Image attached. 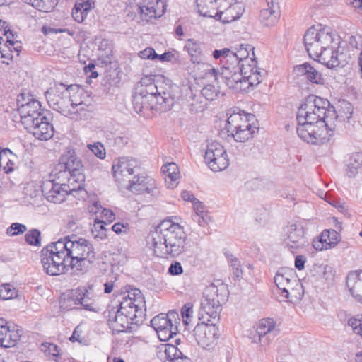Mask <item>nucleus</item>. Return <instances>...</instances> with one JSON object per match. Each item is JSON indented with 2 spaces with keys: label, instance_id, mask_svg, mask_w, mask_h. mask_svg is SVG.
I'll use <instances>...</instances> for the list:
<instances>
[{
  "label": "nucleus",
  "instance_id": "nucleus-1",
  "mask_svg": "<svg viewBox=\"0 0 362 362\" xmlns=\"http://www.w3.org/2000/svg\"><path fill=\"white\" fill-rule=\"evenodd\" d=\"M347 112L344 115H336L334 107L327 99L309 95L298 108L296 119L297 134L307 143L320 145L329 141L334 129V120L349 122L352 117V108L345 104Z\"/></svg>",
  "mask_w": 362,
  "mask_h": 362
},
{
  "label": "nucleus",
  "instance_id": "nucleus-2",
  "mask_svg": "<svg viewBox=\"0 0 362 362\" xmlns=\"http://www.w3.org/2000/svg\"><path fill=\"white\" fill-rule=\"evenodd\" d=\"M228 291L224 284L207 286L203 294L199 313L198 323L194 329V336L198 344L204 349H213L220 337L215 322L219 318L222 304L227 300Z\"/></svg>",
  "mask_w": 362,
  "mask_h": 362
},
{
  "label": "nucleus",
  "instance_id": "nucleus-3",
  "mask_svg": "<svg viewBox=\"0 0 362 362\" xmlns=\"http://www.w3.org/2000/svg\"><path fill=\"white\" fill-rule=\"evenodd\" d=\"M304 45L309 56L328 68L344 66L349 57L339 50V42L329 27L313 26L304 35Z\"/></svg>",
  "mask_w": 362,
  "mask_h": 362
},
{
  "label": "nucleus",
  "instance_id": "nucleus-4",
  "mask_svg": "<svg viewBox=\"0 0 362 362\" xmlns=\"http://www.w3.org/2000/svg\"><path fill=\"white\" fill-rule=\"evenodd\" d=\"M156 256L177 257L186 247L187 236L183 228L170 219H165L155 227L149 237Z\"/></svg>",
  "mask_w": 362,
  "mask_h": 362
},
{
  "label": "nucleus",
  "instance_id": "nucleus-5",
  "mask_svg": "<svg viewBox=\"0 0 362 362\" xmlns=\"http://www.w3.org/2000/svg\"><path fill=\"white\" fill-rule=\"evenodd\" d=\"M59 250H64L69 258L71 269L82 272L95 259V248L92 243L76 235L67 236L58 240Z\"/></svg>",
  "mask_w": 362,
  "mask_h": 362
},
{
  "label": "nucleus",
  "instance_id": "nucleus-6",
  "mask_svg": "<svg viewBox=\"0 0 362 362\" xmlns=\"http://www.w3.org/2000/svg\"><path fill=\"white\" fill-rule=\"evenodd\" d=\"M142 92H146L156 105L160 106L162 111L170 110L180 96L179 87L171 81L161 82L158 84L150 83L147 86H137Z\"/></svg>",
  "mask_w": 362,
  "mask_h": 362
},
{
  "label": "nucleus",
  "instance_id": "nucleus-7",
  "mask_svg": "<svg viewBox=\"0 0 362 362\" xmlns=\"http://www.w3.org/2000/svg\"><path fill=\"white\" fill-rule=\"evenodd\" d=\"M41 264L43 270L49 276L64 274L71 269L66 251L59 249L58 241L42 250Z\"/></svg>",
  "mask_w": 362,
  "mask_h": 362
},
{
  "label": "nucleus",
  "instance_id": "nucleus-8",
  "mask_svg": "<svg viewBox=\"0 0 362 362\" xmlns=\"http://www.w3.org/2000/svg\"><path fill=\"white\" fill-rule=\"evenodd\" d=\"M252 117V115H242L239 112H233L228 117L226 129L236 141L245 142L257 132V128L250 123Z\"/></svg>",
  "mask_w": 362,
  "mask_h": 362
},
{
  "label": "nucleus",
  "instance_id": "nucleus-9",
  "mask_svg": "<svg viewBox=\"0 0 362 362\" xmlns=\"http://www.w3.org/2000/svg\"><path fill=\"white\" fill-rule=\"evenodd\" d=\"M166 0H144L142 5L132 7L127 16L136 22H148L151 18L161 17L166 10Z\"/></svg>",
  "mask_w": 362,
  "mask_h": 362
},
{
  "label": "nucleus",
  "instance_id": "nucleus-10",
  "mask_svg": "<svg viewBox=\"0 0 362 362\" xmlns=\"http://www.w3.org/2000/svg\"><path fill=\"white\" fill-rule=\"evenodd\" d=\"M122 301L119 303V310H122L124 303L128 304L125 308L127 312L131 314L124 315L132 321V324L139 325L142 323V308L145 307L144 298L139 289H132L124 294Z\"/></svg>",
  "mask_w": 362,
  "mask_h": 362
},
{
  "label": "nucleus",
  "instance_id": "nucleus-11",
  "mask_svg": "<svg viewBox=\"0 0 362 362\" xmlns=\"http://www.w3.org/2000/svg\"><path fill=\"white\" fill-rule=\"evenodd\" d=\"M49 105L54 110L67 117L70 115V103L74 100L69 96L67 88L62 83L59 86L50 88L45 92Z\"/></svg>",
  "mask_w": 362,
  "mask_h": 362
},
{
  "label": "nucleus",
  "instance_id": "nucleus-12",
  "mask_svg": "<svg viewBox=\"0 0 362 362\" xmlns=\"http://www.w3.org/2000/svg\"><path fill=\"white\" fill-rule=\"evenodd\" d=\"M204 160L209 168L214 172L222 171L229 165L226 151L217 141H212L207 144Z\"/></svg>",
  "mask_w": 362,
  "mask_h": 362
},
{
  "label": "nucleus",
  "instance_id": "nucleus-13",
  "mask_svg": "<svg viewBox=\"0 0 362 362\" xmlns=\"http://www.w3.org/2000/svg\"><path fill=\"white\" fill-rule=\"evenodd\" d=\"M70 173L66 167L59 163L54 166L50 174L52 179L44 181L42 185V192L48 201L50 202L51 197L55 196L57 191L62 189Z\"/></svg>",
  "mask_w": 362,
  "mask_h": 362
},
{
  "label": "nucleus",
  "instance_id": "nucleus-14",
  "mask_svg": "<svg viewBox=\"0 0 362 362\" xmlns=\"http://www.w3.org/2000/svg\"><path fill=\"white\" fill-rule=\"evenodd\" d=\"M177 314L170 312L168 314L160 313L151 320L152 327L156 331L158 337L162 341H166L177 333V327L173 323L172 317Z\"/></svg>",
  "mask_w": 362,
  "mask_h": 362
},
{
  "label": "nucleus",
  "instance_id": "nucleus-15",
  "mask_svg": "<svg viewBox=\"0 0 362 362\" xmlns=\"http://www.w3.org/2000/svg\"><path fill=\"white\" fill-rule=\"evenodd\" d=\"M17 105L18 106V112L21 117V122L24 127H26L25 120L37 122V118L42 117L45 114H49L48 112L41 110L40 103L37 100H29L25 102V95L21 94L17 99Z\"/></svg>",
  "mask_w": 362,
  "mask_h": 362
},
{
  "label": "nucleus",
  "instance_id": "nucleus-16",
  "mask_svg": "<svg viewBox=\"0 0 362 362\" xmlns=\"http://www.w3.org/2000/svg\"><path fill=\"white\" fill-rule=\"evenodd\" d=\"M139 169L138 161L132 158H121L112 165L113 175L118 182L129 180L130 176L138 173Z\"/></svg>",
  "mask_w": 362,
  "mask_h": 362
},
{
  "label": "nucleus",
  "instance_id": "nucleus-17",
  "mask_svg": "<svg viewBox=\"0 0 362 362\" xmlns=\"http://www.w3.org/2000/svg\"><path fill=\"white\" fill-rule=\"evenodd\" d=\"M284 241L292 252H294L293 250L302 248L307 243L304 228L300 223L288 225L284 228Z\"/></svg>",
  "mask_w": 362,
  "mask_h": 362
},
{
  "label": "nucleus",
  "instance_id": "nucleus-18",
  "mask_svg": "<svg viewBox=\"0 0 362 362\" xmlns=\"http://www.w3.org/2000/svg\"><path fill=\"white\" fill-rule=\"evenodd\" d=\"M45 114L42 117L37 118V122H30L25 120L26 127H25L28 132L33 134V135L37 139L47 141L51 139L54 134V127L49 122V118Z\"/></svg>",
  "mask_w": 362,
  "mask_h": 362
},
{
  "label": "nucleus",
  "instance_id": "nucleus-19",
  "mask_svg": "<svg viewBox=\"0 0 362 362\" xmlns=\"http://www.w3.org/2000/svg\"><path fill=\"white\" fill-rule=\"evenodd\" d=\"M244 8L241 4L235 0H223L219 3L217 16L214 18L223 23H230L238 19L243 13Z\"/></svg>",
  "mask_w": 362,
  "mask_h": 362
},
{
  "label": "nucleus",
  "instance_id": "nucleus-20",
  "mask_svg": "<svg viewBox=\"0 0 362 362\" xmlns=\"http://www.w3.org/2000/svg\"><path fill=\"white\" fill-rule=\"evenodd\" d=\"M275 322L273 319L267 318L262 319L259 321L257 327V334L258 336V343L260 344L261 347L268 345L276 336L274 332ZM252 342L257 343V341L254 337Z\"/></svg>",
  "mask_w": 362,
  "mask_h": 362
},
{
  "label": "nucleus",
  "instance_id": "nucleus-21",
  "mask_svg": "<svg viewBox=\"0 0 362 362\" xmlns=\"http://www.w3.org/2000/svg\"><path fill=\"white\" fill-rule=\"evenodd\" d=\"M78 180L71 185L64 184L62 189L57 191L55 196L51 197V202L61 203L64 201L65 197L69 194H72L76 197V194L85 193L83 189L85 176L83 174H78Z\"/></svg>",
  "mask_w": 362,
  "mask_h": 362
},
{
  "label": "nucleus",
  "instance_id": "nucleus-22",
  "mask_svg": "<svg viewBox=\"0 0 362 362\" xmlns=\"http://www.w3.org/2000/svg\"><path fill=\"white\" fill-rule=\"evenodd\" d=\"M124 306L122 310L118 309L116 312L110 313L109 314L108 325L110 328L112 329L113 332L117 333L130 329V325H132V321L124 315V313L130 314L125 310L127 304L124 303Z\"/></svg>",
  "mask_w": 362,
  "mask_h": 362
},
{
  "label": "nucleus",
  "instance_id": "nucleus-23",
  "mask_svg": "<svg viewBox=\"0 0 362 362\" xmlns=\"http://www.w3.org/2000/svg\"><path fill=\"white\" fill-rule=\"evenodd\" d=\"M267 6L261 10L259 20L265 27L276 25L280 18V8L275 0H266Z\"/></svg>",
  "mask_w": 362,
  "mask_h": 362
},
{
  "label": "nucleus",
  "instance_id": "nucleus-24",
  "mask_svg": "<svg viewBox=\"0 0 362 362\" xmlns=\"http://www.w3.org/2000/svg\"><path fill=\"white\" fill-rule=\"evenodd\" d=\"M206 74L214 77L215 81H218V78H221L228 88H231L235 81L238 80V77L240 74V66L223 65L219 74H218V71L215 69L209 68Z\"/></svg>",
  "mask_w": 362,
  "mask_h": 362
},
{
  "label": "nucleus",
  "instance_id": "nucleus-25",
  "mask_svg": "<svg viewBox=\"0 0 362 362\" xmlns=\"http://www.w3.org/2000/svg\"><path fill=\"white\" fill-rule=\"evenodd\" d=\"M346 286L356 300L362 303V270L351 272L346 277Z\"/></svg>",
  "mask_w": 362,
  "mask_h": 362
},
{
  "label": "nucleus",
  "instance_id": "nucleus-26",
  "mask_svg": "<svg viewBox=\"0 0 362 362\" xmlns=\"http://www.w3.org/2000/svg\"><path fill=\"white\" fill-rule=\"evenodd\" d=\"M127 188L133 193L151 194L153 196H158L160 193L158 188L156 187L155 181L148 177L142 175L141 183L136 185L134 182L129 183Z\"/></svg>",
  "mask_w": 362,
  "mask_h": 362
},
{
  "label": "nucleus",
  "instance_id": "nucleus-27",
  "mask_svg": "<svg viewBox=\"0 0 362 362\" xmlns=\"http://www.w3.org/2000/svg\"><path fill=\"white\" fill-rule=\"evenodd\" d=\"M146 92H142L141 89L137 87L135 88V91L132 96V105L134 110L137 113L141 112L144 110L158 108L157 105L150 99L147 98Z\"/></svg>",
  "mask_w": 362,
  "mask_h": 362
},
{
  "label": "nucleus",
  "instance_id": "nucleus-28",
  "mask_svg": "<svg viewBox=\"0 0 362 362\" xmlns=\"http://www.w3.org/2000/svg\"><path fill=\"white\" fill-rule=\"evenodd\" d=\"M257 62L248 66H240L241 74H243L245 78L249 81V85L252 87L256 86L261 83L263 75L266 74L264 70L261 69L257 66Z\"/></svg>",
  "mask_w": 362,
  "mask_h": 362
},
{
  "label": "nucleus",
  "instance_id": "nucleus-29",
  "mask_svg": "<svg viewBox=\"0 0 362 362\" xmlns=\"http://www.w3.org/2000/svg\"><path fill=\"white\" fill-rule=\"evenodd\" d=\"M94 7L95 3L92 0H76L72 9V17L76 22L82 23Z\"/></svg>",
  "mask_w": 362,
  "mask_h": 362
},
{
  "label": "nucleus",
  "instance_id": "nucleus-30",
  "mask_svg": "<svg viewBox=\"0 0 362 362\" xmlns=\"http://www.w3.org/2000/svg\"><path fill=\"white\" fill-rule=\"evenodd\" d=\"M293 71L298 76H305L307 80L311 83L317 84L323 83L322 74L308 63L296 66Z\"/></svg>",
  "mask_w": 362,
  "mask_h": 362
},
{
  "label": "nucleus",
  "instance_id": "nucleus-31",
  "mask_svg": "<svg viewBox=\"0 0 362 362\" xmlns=\"http://www.w3.org/2000/svg\"><path fill=\"white\" fill-rule=\"evenodd\" d=\"M83 295L81 288L73 289L64 293L59 299L60 308L63 310H71L78 308V296Z\"/></svg>",
  "mask_w": 362,
  "mask_h": 362
},
{
  "label": "nucleus",
  "instance_id": "nucleus-32",
  "mask_svg": "<svg viewBox=\"0 0 362 362\" xmlns=\"http://www.w3.org/2000/svg\"><path fill=\"white\" fill-rule=\"evenodd\" d=\"M197 8L201 16L216 18L219 9V0H196Z\"/></svg>",
  "mask_w": 362,
  "mask_h": 362
},
{
  "label": "nucleus",
  "instance_id": "nucleus-33",
  "mask_svg": "<svg viewBox=\"0 0 362 362\" xmlns=\"http://www.w3.org/2000/svg\"><path fill=\"white\" fill-rule=\"evenodd\" d=\"M296 281H299L292 272H278L274 277V282L279 290L281 291V295L285 290H291L295 286Z\"/></svg>",
  "mask_w": 362,
  "mask_h": 362
},
{
  "label": "nucleus",
  "instance_id": "nucleus-34",
  "mask_svg": "<svg viewBox=\"0 0 362 362\" xmlns=\"http://www.w3.org/2000/svg\"><path fill=\"white\" fill-rule=\"evenodd\" d=\"M346 174L350 178L362 175V153H354L350 156L346 164Z\"/></svg>",
  "mask_w": 362,
  "mask_h": 362
},
{
  "label": "nucleus",
  "instance_id": "nucleus-35",
  "mask_svg": "<svg viewBox=\"0 0 362 362\" xmlns=\"http://www.w3.org/2000/svg\"><path fill=\"white\" fill-rule=\"evenodd\" d=\"M184 49L190 56V60L192 63L199 64L204 59V54L202 50V45L194 40H188L184 47Z\"/></svg>",
  "mask_w": 362,
  "mask_h": 362
},
{
  "label": "nucleus",
  "instance_id": "nucleus-36",
  "mask_svg": "<svg viewBox=\"0 0 362 362\" xmlns=\"http://www.w3.org/2000/svg\"><path fill=\"white\" fill-rule=\"evenodd\" d=\"M89 116L90 110L88 105L83 101L76 103L74 100H71L70 103V115H68L69 118L74 120H81L87 119Z\"/></svg>",
  "mask_w": 362,
  "mask_h": 362
},
{
  "label": "nucleus",
  "instance_id": "nucleus-37",
  "mask_svg": "<svg viewBox=\"0 0 362 362\" xmlns=\"http://www.w3.org/2000/svg\"><path fill=\"white\" fill-rule=\"evenodd\" d=\"M59 163L66 167L71 173H81L83 165L81 160L70 151L60 158Z\"/></svg>",
  "mask_w": 362,
  "mask_h": 362
},
{
  "label": "nucleus",
  "instance_id": "nucleus-38",
  "mask_svg": "<svg viewBox=\"0 0 362 362\" xmlns=\"http://www.w3.org/2000/svg\"><path fill=\"white\" fill-rule=\"evenodd\" d=\"M295 286L291 290H285L282 296L289 300L290 302L294 303L302 299L304 295L303 286L300 281L293 282Z\"/></svg>",
  "mask_w": 362,
  "mask_h": 362
},
{
  "label": "nucleus",
  "instance_id": "nucleus-39",
  "mask_svg": "<svg viewBox=\"0 0 362 362\" xmlns=\"http://www.w3.org/2000/svg\"><path fill=\"white\" fill-rule=\"evenodd\" d=\"M253 47H252L250 45H240V48L237 50V52H235V54H236V56L238 57V59H240V66H248L252 63H255L256 59L255 58L249 57V52L252 50Z\"/></svg>",
  "mask_w": 362,
  "mask_h": 362
},
{
  "label": "nucleus",
  "instance_id": "nucleus-40",
  "mask_svg": "<svg viewBox=\"0 0 362 362\" xmlns=\"http://www.w3.org/2000/svg\"><path fill=\"white\" fill-rule=\"evenodd\" d=\"M81 293L83 295L78 296V305H81L86 310L98 312V308L94 300L89 297V291L87 289L81 288Z\"/></svg>",
  "mask_w": 362,
  "mask_h": 362
},
{
  "label": "nucleus",
  "instance_id": "nucleus-41",
  "mask_svg": "<svg viewBox=\"0 0 362 362\" xmlns=\"http://www.w3.org/2000/svg\"><path fill=\"white\" fill-rule=\"evenodd\" d=\"M321 235L322 236V240L326 242V244L329 246V248L334 247L337 243L339 242V234L334 230H324Z\"/></svg>",
  "mask_w": 362,
  "mask_h": 362
},
{
  "label": "nucleus",
  "instance_id": "nucleus-42",
  "mask_svg": "<svg viewBox=\"0 0 362 362\" xmlns=\"http://www.w3.org/2000/svg\"><path fill=\"white\" fill-rule=\"evenodd\" d=\"M202 95L208 100H214L221 94L218 86L214 84H207L201 90Z\"/></svg>",
  "mask_w": 362,
  "mask_h": 362
},
{
  "label": "nucleus",
  "instance_id": "nucleus-43",
  "mask_svg": "<svg viewBox=\"0 0 362 362\" xmlns=\"http://www.w3.org/2000/svg\"><path fill=\"white\" fill-rule=\"evenodd\" d=\"M18 296V291L10 284H4L0 286V299L6 300Z\"/></svg>",
  "mask_w": 362,
  "mask_h": 362
},
{
  "label": "nucleus",
  "instance_id": "nucleus-44",
  "mask_svg": "<svg viewBox=\"0 0 362 362\" xmlns=\"http://www.w3.org/2000/svg\"><path fill=\"white\" fill-rule=\"evenodd\" d=\"M163 171L171 182H175L180 177L178 166L175 163H168L163 166Z\"/></svg>",
  "mask_w": 362,
  "mask_h": 362
},
{
  "label": "nucleus",
  "instance_id": "nucleus-45",
  "mask_svg": "<svg viewBox=\"0 0 362 362\" xmlns=\"http://www.w3.org/2000/svg\"><path fill=\"white\" fill-rule=\"evenodd\" d=\"M20 334L17 332L11 330L8 327V332L6 337L1 341V346L2 347H13L16 344V342L20 340Z\"/></svg>",
  "mask_w": 362,
  "mask_h": 362
},
{
  "label": "nucleus",
  "instance_id": "nucleus-46",
  "mask_svg": "<svg viewBox=\"0 0 362 362\" xmlns=\"http://www.w3.org/2000/svg\"><path fill=\"white\" fill-rule=\"evenodd\" d=\"M164 354L168 362L173 361L176 358L182 356V353L175 345L167 344L163 346Z\"/></svg>",
  "mask_w": 362,
  "mask_h": 362
},
{
  "label": "nucleus",
  "instance_id": "nucleus-47",
  "mask_svg": "<svg viewBox=\"0 0 362 362\" xmlns=\"http://www.w3.org/2000/svg\"><path fill=\"white\" fill-rule=\"evenodd\" d=\"M106 223L104 221L96 219L94 222L92 232L97 231L98 233L95 235V238L103 240L107 238V229L105 228Z\"/></svg>",
  "mask_w": 362,
  "mask_h": 362
},
{
  "label": "nucleus",
  "instance_id": "nucleus-48",
  "mask_svg": "<svg viewBox=\"0 0 362 362\" xmlns=\"http://www.w3.org/2000/svg\"><path fill=\"white\" fill-rule=\"evenodd\" d=\"M58 0H40L36 4V9L42 12H49L52 11L57 4Z\"/></svg>",
  "mask_w": 362,
  "mask_h": 362
},
{
  "label": "nucleus",
  "instance_id": "nucleus-49",
  "mask_svg": "<svg viewBox=\"0 0 362 362\" xmlns=\"http://www.w3.org/2000/svg\"><path fill=\"white\" fill-rule=\"evenodd\" d=\"M227 258L228 261L230 263V265L233 267L234 276L238 279H240L243 275V271L241 269L240 261L233 255H228Z\"/></svg>",
  "mask_w": 362,
  "mask_h": 362
},
{
  "label": "nucleus",
  "instance_id": "nucleus-50",
  "mask_svg": "<svg viewBox=\"0 0 362 362\" xmlns=\"http://www.w3.org/2000/svg\"><path fill=\"white\" fill-rule=\"evenodd\" d=\"M252 87L251 85H249V81H247V78H245L243 74H240L238 77V80L235 81L231 89H233L236 91H247L249 88Z\"/></svg>",
  "mask_w": 362,
  "mask_h": 362
},
{
  "label": "nucleus",
  "instance_id": "nucleus-51",
  "mask_svg": "<svg viewBox=\"0 0 362 362\" xmlns=\"http://www.w3.org/2000/svg\"><path fill=\"white\" fill-rule=\"evenodd\" d=\"M40 232L37 229H33L28 231L25 235V241L31 245H39Z\"/></svg>",
  "mask_w": 362,
  "mask_h": 362
},
{
  "label": "nucleus",
  "instance_id": "nucleus-52",
  "mask_svg": "<svg viewBox=\"0 0 362 362\" xmlns=\"http://www.w3.org/2000/svg\"><path fill=\"white\" fill-rule=\"evenodd\" d=\"M348 325L351 327L356 334L362 337V315L350 318Z\"/></svg>",
  "mask_w": 362,
  "mask_h": 362
},
{
  "label": "nucleus",
  "instance_id": "nucleus-53",
  "mask_svg": "<svg viewBox=\"0 0 362 362\" xmlns=\"http://www.w3.org/2000/svg\"><path fill=\"white\" fill-rule=\"evenodd\" d=\"M88 147L98 158L100 159H104L105 158V149L100 142H97L94 144H88Z\"/></svg>",
  "mask_w": 362,
  "mask_h": 362
},
{
  "label": "nucleus",
  "instance_id": "nucleus-54",
  "mask_svg": "<svg viewBox=\"0 0 362 362\" xmlns=\"http://www.w3.org/2000/svg\"><path fill=\"white\" fill-rule=\"evenodd\" d=\"M27 230L26 226L23 224L14 223L7 229V234L11 236L18 235L25 232Z\"/></svg>",
  "mask_w": 362,
  "mask_h": 362
},
{
  "label": "nucleus",
  "instance_id": "nucleus-55",
  "mask_svg": "<svg viewBox=\"0 0 362 362\" xmlns=\"http://www.w3.org/2000/svg\"><path fill=\"white\" fill-rule=\"evenodd\" d=\"M238 58V57L236 56L235 52L232 50L229 55H228L226 59L223 61V63H224V65L226 66L240 67L241 63L240 62V59Z\"/></svg>",
  "mask_w": 362,
  "mask_h": 362
},
{
  "label": "nucleus",
  "instance_id": "nucleus-56",
  "mask_svg": "<svg viewBox=\"0 0 362 362\" xmlns=\"http://www.w3.org/2000/svg\"><path fill=\"white\" fill-rule=\"evenodd\" d=\"M139 56L144 59H156L158 54L156 52L152 47H147L145 49L139 52Z\"/></svg>",
  "mask_w": 362,
  "mask_h": 362
},
{
  "label": "nucleus",
  "instance_id": "nucleus-57",
  "mask_svg": "<svg viewBox=\"0 0 362 362\" xmlns=\"http://www.w3.org/2000/svg\"><path fill=\"white\" fill-rule=\"evenodd\" d=\"M313 247L315 250L322 251L323 250L330 249L326 244V242L322 240V236L320 235V238H315L313 241Z\"/></svg>",
  "mask_w": 362,
  "mask_h": 362
},
{
  "label": "nucleus",
  "instance_id": "nucleus-58",
  "mask_svg": "<svg viewBox=\"0 0 362 362\" xmlns=\"http://www.w3.org/2000/svg\"><path fill=\"white\" fill-rule=\"evenodd\" d=\"M231 51L232 50L228 48H223L220 50L216 49L213 52V57L216 59L221 58V62H223V61L226 59Z\"/></svg>",
  "mask_w": 362,
  "mask_h": 362
},
{
  "label": "nucleus",
  "instance_id": "nucleus-59",
  "mask_svg": "<svg viewBox=\"0 0 362 362\" xmlns=\"http://www.w3.org/2000/svg\"><path fill=\"white\" fill-rule=\"evenodd\" d=\"M112 230L117 234L127 233L129 230V223H116L112 226Z\"/></svg>",
  "mask_w": 362,
  "mask_h": 362
},
{
  "label": "nucleus",
  "instance_id": "nucleus-60",
  "mask_svg": "<svg viewBox=\"0 0 362 362\" xmlns=\"http://www.w3.org/2000/svg\"><path fill=\"white\" fill-rule=\"evenodd\" d=\"M80 225V219L73 215L68 216L66 227L72 231L76 229Z\"/></svg>",
  "mask_w": 362,
  "mask_h": 362
},
{
  "label": "nucleus",
  "instance_id": "nucleus-61",
  "mask_svg": "<svg viewBox=\"0 0 362 362\" xmlns=\"http://www.w3.org/2000/svg\"><path fill=\"white\" fill-rule=\"evenodd\" d=\"M182 318H192L193 305L191 303H187L183 305L181 310Z\"/></svg>",
  "mask_w": 362,
  "mask_h": 362
},
{
  "label": "nucleus",
  "instance_id": "nucleus-62",
  "mask_svg": "<svg viewBox=\"0 0 362 362\" xmlns=\"http://www.w3.org/2000/svg\"><path fill=\"white\" fill-rule=\"evenodd\" d=\"M349 45L356 49H361L362 47V37L361 35H351L349 38Z\"/></svg>",
  "mask_w": 362,
  "mask_h": 362
},
{
  "label": "nucleus",
  "instance_id": "nucleus-63",
  "mask_svg": "<svg viewBox=\"0 0 362 362\" xmlns=\"http://www.w3.org/2000/svg\"><path fill=\"white\" fill-rule=\"evenodd\" d=\"M183 272L182 265L180 262H175L170 264L168 268V273L171 275H179Z\"/></svg>",
  "mask_w": 362,
  "mask_h": 362
},
{
  "label": "nucleus",
  "instance_id": "nucleus-64",
  "mask_svg": "<svg viewBox=\"0 0 362 362\" xmlns=\"http://www.w3.org/2000/svg\"><path fill=\"white\" fill-rule=\"evenodd\" d=\"M6 324L7 322L5 320L0 318V346L1 345V341H3L7 334L8 326H6Z\"/></svg>",
  "mask_w": 362,
  "mask_h": 362
}]
</instances>
